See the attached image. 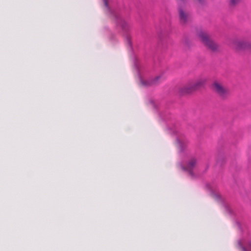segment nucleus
Returning <instances> with one entry per match:
<instances>
[{"instance_id": "nucleus-13", "label": "nucleus", "mask_w": 251, "mask_h": 251, "mask_svg": "<svg viewBox=\"0 0 251 251\" xmlns=\"http://www.w3.org/2000/svg\"><path fill=\"white\" fill-rule=\"evenodd\" d=\"M103 1L105 6L107 7L108 5V2H107V0H103Z\"/></svg>"}, {"instance_id": "nucleus-4", "label": "nucleus", "mask_w": 251, "mask_h": 251, "mask_svg": "<svg viewBox=\"0 0 251 251\" xmlns=\"http://www.w3.org/2000/svg\"><path fill=\"white\" fill-rule=\"evenodd\" d=\"M213 91L222 98H226L229 94L228 90L224 84L219 81H215L212 85Z\"/></svg>"}, {"instance_id": "nucleus-8", "label": "nucleus", "mask_w": 251, "mask_h": 251, "mask_svg": "<svg viewBox=\"0 0 251 251\" xmlns=\"http://www.w3.org/2000/svg\"><path fill=\"white\" fill-rule=\"evenodd\" d=\"M118 24L124 30L127 29L129 26V24L122 19H119L118 20Z\"/></svg>"}, {"instance_id": "nucleus-7", "label": "nucleus", "mask_w": 251, "mask_h": 251, "mask_svg": "<svg viewBox=\"0 0 251 251\" xmlns=\"http://www.w3.org/2000/svg\"><path fill=\"white\" fill-rule=\"evenodd\" d=\"M161 79V77L160 76H158L155 77L153 79L147 81L145 83H144V85L146 86L155 85L160 82Z\"/></svg>"}, {"instance_id": "nucleus-10", "label": "nucleus", "mask_w": 251, "mask_h": 251, "mask_svg": "<svg viewBox=\"0 0 251 251\" xmlns=\"http://www.w3.org/2000/svg\"><path fill=\"white\" fill-rule=\"evenodd\" d=\"M239 245L240 246L242 251H251V241L249 242L247 248L243 247L241 242H239Z\"/></svg>"}, {"instance_id": "nucleus-5", "label": "nucleus", "mask_w": 251, "mask_h": 251, "mask_svg": "<svg viewBox=\"0 0 251 251\" xmlns=\"http://www.w3.org/2000/svg\"><path fill=\"white\" fill-rule=\"evenodd\" d=\"M178 13L180 21L181 23L185 24L190 20V15L185 7L179 6Z\"/></svg>"}, {"instance_id": "nucleus-2", "label": "nucleus", "mask_w": 251, "mask_h": 251, "mask_svg": "<svg viewBox=\"0 0 251 251\" xmlns=\"http://www.w3.org/2000/svg\"><path fill=\"white\" fill-rule=\"evenodd\" d=\"M207 80L206 77H200L195 80L189 81L184 89L186 93H190L203 87Z\"/></svg>"}, {"instance_id": "nucleus-6", "label": "nucleus", "mask_w": 251, "mask_h": 251, "mask_svg": "<svg viewBox=\"0 0 251 251\" xmlns=\"http://www.w3.org/2000/svg\"><path fill=\"white\" fill-rule=\"evenodd\" d=\"M197 160L195 158L190 159L184 169L191 173L192 170L196 166Z\"/></svg>"}, {"instance_id": "nucleus-12", "label": "nucleus", "mask_w": 251, "mask_h": 251, "mask_svg": "<svg viewBox=\"0 0 251 251\" xmlns=\"http://www.w3.org/2000/svg\"><path fill=\"white\" fill-rule=\"evenodd\" d=\"M197 1L200 4H203L205 1V0H197Z\"/></svg>"}, {"instance_id": "nucleus-1", "label": "nucleus", "mask_w": 251, "mask_h": 251, "mask_svg": "<svg viewBox=\"0 0 251 251\" xmlns=\"http://www.w3.org/2000/svg\"><path fill=\"white\" fill-rule=\"evenodd\" d=\"M198 36L201 41L208 49L212 51L218 50L219 45L212 40L209 35L206 32L203 31L199 32Z\"/></svg>"}, {"instance_id": "nucleus-14", "label": "nucleus", "mask_w": 251, "mask_h": 251, "mask_svg": "<svg viewBox=\"0 0 251 251\" xmlns=\"http://www.w3.org/2000/svg\"><path fill=\"white\" fill-rule=\"evenodd\" d=\"M178 1H179L180 2H184V1H186L187 0H178Z\"/></svg>"}, {"instance_id": "nucleus-9", "label": "nucleus", "mask_w": 251, "mask_h": 251, "mask_svg": "<svg viewBox=\"0 0 251 251\" xmlns=\"http://www.w3.org/2000/svg\"><path fill=\"white\" fill-rule=\"evenodd\" d=\"M241 0H228V4L231 7H234L240 3Z\"/></svg>"}, {"instance_id": "nucleus-3", "label": "nucleus", "mask_w": 251, "mask_h": 251, "mask_svg": "<svg viewBox=\"0 0 251 251\" xmlns=\"http://www.w3.org/2000/svg\"><path fill=\"white\" fill-rule=\"evenodd\" d=\"M232 47L237 51L251 50V42L244 39H236L231 44Z\"/></svg>"}, {"instance_id": "nucleus-11", "label": "nucleus", "mask_w": 251, "mask_h": 251, "mask_svg": "<svg viewBox=\"0 0 251 251\" xmlns=\"http://www.w3.org/2000/svg\"><path fill=\"white\" fill-rule=\"evenodd\" d=\"M178 146L180 150H182L186 148L187 146L188 143L187 142H183L182 141H178Z\"/></svg>"}]
</instances>
